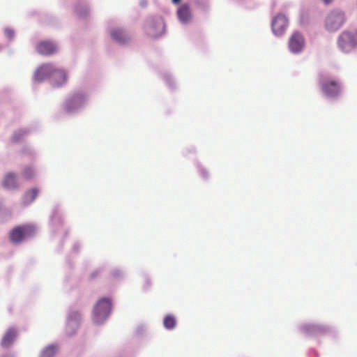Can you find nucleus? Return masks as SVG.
Returning <instances> with one entry per match:
<instances>
[{
    "label": "nucleus",
    "instance_id": "obj_1",
    "mask_svg": "<svg viewBox=\"0 0 357 357\" xmlns=\"http://www.w3.org/2000/svg\"><path fill=\"white\" fill-rule=\"evenodd\" d=\"M33 78L36 81L41 82L45 79H50L54 86H60L67 81L66 72L56 68L52 63H45L40 66L34 73Z\"/></svg>",
    "mask_w": 357,
    "mask_h": 357
},
{
    "label": "nucleus",
    "instance_id": "obj_2",
    "mask_svg": "<svg viewBox=\"0 0 357 357\" xmlns=\"http://www.w3.org/2000/svg\"><path fill=\"white\" fill-rule=\"evenodd\" d=\"M35 228L32 225H25L13 228L10 232V240L13 243H20L25 238L34 234Z\"/></svg>",
    "mask_w": 357,
    "mask_h": 357
},
{
    "label": "nucleus",
    "instance_id": "obj_3",
    "mask_svg": "<svg viewBox=\"0 0 357 357\" xmlns=\"http://www.w3.org/2000/svg\"><path fill=\"white\" fill-rule=\"evenodd\" d=\"M111 310V301L109 298H101L96 303L93 310V320L100 323L109 315Z\"/></svg>",
    "mask_w": 357,
    "mask_h": 357
},
{
    "label": "nucleus",
    "instance_id": "obj_4",
    "mask_svg": "<svg viewBox=\"0 0 357 357\" xmlns=\"http://www.w3.org/2000/svg\"><path fill=\"white\" fill-rule=\"evenodd\" d=\"M145 31L148 36L157 38L162 36L165 31V23L160 18L150 19L145 26Z\"/></svg>",
    "mask_w": 357,
    "mask_h": 357
},
{
    "label": "nucleus",
    "instance_id": "obj_5",
    "mask_svg": "<svg viewBox=\"0 0 357 357\" xmlns=\"http://www.w3.org/2000/svg\"><path fill=\"white\" fill-rule=\"evenodd\" d=\"M344 20L345 17L342 12H331L326 18V28L330 31H335L341 27Z\"/></svg>",
    "mask_w": 357,
    "mask_h": 357
},
{
    "label": "nucleus",
    "instance_id": "obj_6",
    "mask_svg": "<svg viewBox=\"0 0 357 357\" xmlns=\"http://www.w3.org/2000/svg\"><path fill=\"white\" fill-rule=\"evenodd\" d=\"M322 91L329 97H336L340 93V85L336 80H325L321 84Z\"/></svg>",
    "mask_w": 357,
    "mask_h": 357
},
{
    "label": "nucleus",
    "instance_id": "obj_7",
    "mask_svg": "<svg viewBox=\"0 0 357 357\" xmlns=\"http://www.w3.org/2000/svg\"><path fill=\"white\" fill-rule=\"evenodd\" d=\"M305 40L298 32H294L289 40V47L293 53L300 52L304 47Z\"/></svg>",
    "mask_w": 357,
    "mask_h": 357
},
{
    "label": "nucleus",
    "instance_id": "obj_8",
    "mask_svg": "<svg viewBox=\"0 0 357 357\" xmlns=\"http://www.w3.org/2000/svg\"><path fill=\"white\" fill-rule=\"evenodd\" d=\"M288 20L283 15H277L272 21V30L275 35L280 36L286 30Z\"/></svg>",
    "mask_w": 357,
    "mask_h": 357
},
{
    "label": "nucleus",
    "instance_id": "obj_9",
    "mask_svg": "<svg viewBox=\"0 0 357 357\" xmlns=\"http://www.w3.org/2000/svg\"><path fill=\"white\" fill-rule=\"evenodd\" d=\"M338 44L343 51L347 52L355 45L354 37L350 32L344 31L340 35Z\"/></svg>",
    "mask_w": 357,
    "mask_h": 357
},
{
    "label": "nucleus",
    "instance_id": "obj_10",
    "mask_svg": "<svg viewBox=\"0 0 357 357\" xmlns=\"http://www.w3.org/2000/svg\"><path fill=\"white\" fill-rule=\"evenodd\" d=\"M37 52L42 55H50L56 52V45L51 41L40 42L36 47Z\"/></svg>",
    "mask_w": 357,
    "mask_h": 357
},
{
    "label": "nucleus",
    "instance_id": "obj_11",
    "mask_svg": "<svg viewBox=\"0 0 357 357\" xmlns=\"http://www.w3.org/2000/svg\"><path fill=\"white\" fill-rule=\"evenodd\" d=\"M84 102V97L82 94L74 95L65 103V109L70 112L77 106L79 107Z\"/></svg>",
    "mask_w": 357,
    "mask_h": 357
},
{
    "label": "nucleus",
    "instance_id": "obj_12",
    "mask_svg": "<svg viewBox=\"0 0 357 357\" xmlns=\"http://www.w3.org/2000/svg\"><path fill=\"white\" fill-rule=\"evenodd\" d=\"M17 331L14 328H9L4 334L1 344L3 347H8L14 342Z\"/></svg>",
    "mask_w": 357,
    "mask_h": 357
},
{
    "label": "nucleus",
    "instance_id": "obj_13",
    "mask_svg": "<svg viewBox=\"0 0 357 357\" xmlns=\"http://www.w3.org/2000/svg\"><path fill=\"white\" fill-rule=\"evenodd\" d=\"M111 36L114 40L119 43H123L129 39L128 36L121 29L112 30Z\"/></svg>",
    "mask_w": 357,
    "mask_h": 357
},
{
    "label": "nucleus",
    "instance_id": "obj_14",
    "mask_svg": "<svg viewBox=\"0 0 357 357\" xmlns=\"http://www.w3.org/2000/svg\"><path fill=\"white\" fill-rule=\"evenodd\" d=\"M177 14L178 18L183 22L189 21L191 17L190 8L188 5L184 4L180 6L178 9Z\"/></svg>",
    "mask_w": 357,
    "mask_h": 357
},
{
    "label": "nucleus",
    "instance_id": "obj_15",
    "mask_svg": "<svg viewBox=\"0 0 357 357\" xmlns=\"http://www.w3.org/2000/svg\"><path fill=\"white\" fill-rule=\"evenodd\" d=\"M3 185L4 188L8 189H14L17 188L15 175L12 173L6 174L3 181Z\"/></svg>",
    "mask_w": 357,
    "mask_h": 357
},
{
    "label": "nucleus",
    "instance_id": "obj_16",
    "mask_svg": "<svg viewBox=\"0 0 357 357\" xmlns=\"http://www.w3.org/2000/svg\"><path fill=\"white\" fill-rule=\"evenodd\" d=\"M73 315L75 316V318L77 319V320H73L72 318L69 319L68 324H67V328H66L67 333L69 335H71L75 333L74 331H71L70 328H77L78 327L79 321L80 319V314L78 312H74Z\"/></svg>",
    "mask_w": 357,
    "mask_h": 357
},
{
    "label": "nucleus",
    "instance_id": "obj_17",
    "mask_svg": "<svg viewBox=\"0 0 357 357\" xmlns=\"http://www.w3.org/2000/svg\"><path fill=\"white\" fill-rule=\"evenodd\" d=\"M38 190L36 188L27 191L24 195V203L28 204L32 202L38 196Z\"/></svg>",
    "mask_w": 357,
    "mask_h": 357
},
{
    "label": "nucleus",
    "instance_id": "obj_18",
    "mask_svg": "<svg viewBox=\"0 0 357 357\" xmlns=\"http://www.w3.org/2000/svg\"><path fill=\"white\" fill-rule=\"evenodd\" d=\"M176 324L175 317L172 315H167L164 319V326L167 329H173Z\"/></svg>",
    "mask_w": 357,
    "mask_h": 357
},
{
    "label": "nucleus",
    "instance_id": "obj_19",
    "mask_svg": "<svg viewBox=\"0 0 357 357\" xmlns=\"http://www.w3.org/2000/svg\"><path fill=\"white\" fill-rule=\"evenodd\" d=\"M56 352V348L54 346H49L42 351L40 357H53Z\"/></svg>",
    "mask_w": 357,
    "mask_h": 357
},
{
    "label": "nucleus",
    "instance_id": "obj_20",
    "mask_svg": "<svg viewBox=\"0 0 357 357\" xmlns=\"http://www.w3.org/2000/svg\"><path fill=\"white\" fill-rule=\"evenodd\" d=\"M23 175L26 179L30 178L33 176V171L30 167L26 168L24 171Z\"/></svg>",
    "mask_w": 357,
    "mask_h": 357
},
{
    "label": "nucleus",
    "instance_id": "obj_21",
    "mask_svg": "<svg viewBox=\"0 0 357 357\" xmlns=\"http://www.w3.org/2000/svg\"><path fill=\"white\" fill-rule=\"evenodd\" d=\"M24 133L22 131L14 133L12 137V141L13 142H18L24 136Z\"/></svg>",
    "mask_w": 357,
    "mask_h": 357
},
{
    "label": "nucleus",
    "instance_id": "obj_22",
    "mask_svg": "<svg viewBox=\"0 0 357 357\" xmlns=\"http://www.w3.org/2000/svg\"><path fill=\"white\" fill-rule=\"evenodd\" d=\"M5 35L6 36L9 38V39H12L13 38L14 36H15V32L13 29H6L5 30Z\"/></svg>",
    "mask_w": 357,
    "mask_h": 357
},
{
    "label": "nucleus",
    "instance_id": "obj_23",
    "mask_svg": "<svg viewBox=\"0 0 357 357\" xmlns=\"http://www.w3.org/2000/svg\"><path fill=\"white\" fill-rule=\"evenodd\" d=\"M180 1L181 0H172V3L174 4H178Z\"/></svg>",
    "mask_w": 357,
    "mask_h": 357
},
{
    "label": "nucleus",
    "instance_id": "obj_24",
    "mask_svg": "<svg viewBox=\"0 0 357 357\" xmlns=\"http://www.w3.org/2000/svg\"><path fill=\"white\" fill-rule=\"evenodd\" d=\"M324 2L326 4L329 3L330 2H331L332 0H323Z\"/></svg>",
    "mask_w": 357,
    "mask_h": 357
},
{
    "label": "nucleus",
    "instance_id": "obj_25",
    "mask_svg": "<svg viewBox=\"0 0 357 357\" xmlns=\"http://www.w3.org/2000/svg\"><path fill=\"white\" fill-rule=\"evenodd\" d=\"M77 13H79V15H81L80 12L77 9Z\"/></svg>",
    "mask_w": 357,
    "mask_h": 357
}]
</instances>
